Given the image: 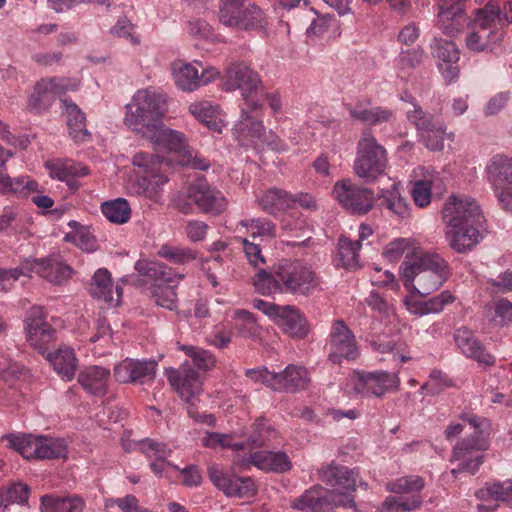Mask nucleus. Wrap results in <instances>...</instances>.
I'll return each mask as SVG.
<instances>
[{
  "mask_svg": "<svg viewBox=\"0 0 512 512\" xmlns=\"http://www.w3.org/2000/svg\"><path fill=\"white\" fill-rule=\"evenodd\" d=\"M387 166V153L378 143L372 131L367 128L358 141L357 156L354 163L356 175L366 183L375 181Z\"/></svg>",
  "mask_w": 512,
  "mask_h": 512,
  "instance_id": "9d476101",
  "label": "nucleus"
},
{
  "mask_svg": "<svg viewBox=\"0 0 512 512\" xmlns=\"http://www.w3.org/2000/svg\"><path fill=\"white\" fill-rule=\"evenodd\" d=\"M430 382L421 386V391L427 390L429 394H438L444 388L453 386L452 380L441 370L434 369L429 375Z\"/></svg>",
  "mask_w": 512,
  "mask_h": 512,
  "instance_id": "e2e57ef3",
  "label": "nucleus"
},
{
  "mask_svg": "<svg viewBox=\"0 0 512 512\" xmlns=\"http://www.w3.org/2000/svg\"><path fill=\"white\" fill-rule=\"evenodd\" d=\"M466 0H441L439 4V29L447 35L459 32L467 22L464 13Z\"/></svg>",
  "mask_w": 512,
  "mask_h": 512,
  "instance_id": "7c9ffc66",
  "label": "nucleus"
},
{
  "mask_svg": "<svg viewBox=\"0 0 512 512\" xmlns=\"http://www.w3.org/2000/svg\"><path fill=\"white\" fill-rule=\"evenodd\" d=\"M243 246V252L249 265L257 269H263L261 266L266 264L265 256L263 255L260 244L248 240L247 238H241Z\"/></svg>",
  "mask_w": 512,
  "mask_h": 512,
  "instance_id": "680f3d73",
  "label": "nucleus"
},
{
  "mask_svg": "<svg viewBox=\"0 0 512 512\" xmlns=\"http://www.w3.org/2000/svg\"><path fill=\"white\" fill-rule=\"evenodd\" d=\"M49 176L53 179L66 182L70 189L76 190L78 183L75 177L86 176L89 170L86 166L74 162L73 160H56L45 163Z\"/></svg>",
  "mask_w": 512,
  "mask_h": 512,
  "instance_id": "c9c22d12",
  "label": "nucleus"
},
{
  "mask_svg": "<svg viewBox=\"0 0 512 512\" xmlns=\"http://www.w3.org/2000/svg\"><path fill=\"white\" fill-rule=\"evenodd\" d=\"M9 448L17 451L27 460H57L68 455L64 439L31 433H9L2 436Z\"/></svg>",
  "mask_w": 512,
  "mask_h": 512,
  "instance_id": "6e6552de",
  "label": "nucleus"
},
{
  "mask_svg": "<svg viewBox=\"0 0 512 512\" xmlns=\"http://www.w3.org/2000/svg\"><path fill=\"white\" fill-rule=\"evenodd\" d=\"M135 270L155 281V284H170L175 281L178 283L184 277L183 274L175 273L171 267L162 262L137 261Z\"/></svg>",
  "mask_w": 512,
  "mask_h": 512,
  "instance_id": "58836bf2",
  "label": "nucleus"
},
{
  "mask_svg": "<svg viewBox=\"0 0 512 512\" xmlns=\"http://www.w3.org/2000/svg\"><path fill=\"white\" fill-rule=\"evenodd\" d=\"M240 225L251 232V237H276V225L266 218H251L240 221Z\"/></svg>",
  "mask_w": 512,
  "mask_h": 512,
  "instance_id": "6e6d98bb",
  "label": "nucleus"
},
{
  "mask_svg": "<svg viewBox=\"0 0 512 512\" xmlns=\"http://www.w3.org/2000/svg\"><path fill=\"white\" fill-rule=\"evenodd\" d=\"M132 164L139 168L145 175L137 176L129 184V192L137 196H145L156 199L161 187L169 180V163L155 154L137 152L132 158Z\"/></svg>",
  "mask_w": 512,
  "mask_h": 512,
  "instance_id": "0eeeda50",
  "label": "nucleus"
},
{
  "mask_svg": "<svg viewBox=\"0 0 512 512\" xmlns=\"http://www.w3.org/2000/svg\"><path fill=\"white\" fill-rule=\"evenodd\" d=\"M371 100L366 98L355 105L347 104L346 109L353 120L366 126H377L395 119V111L386 106H370Z\"/></svg>",
  "mask_w": 512,
  "mask_h": 512,
  "instance_id": "cd10ccee",
  "label": "nucleus"
},
{
  "mask_svg": "<svg viewBox=\"0 0 512 512\" xmlns=\"http://www.w3.org/2000/svg\"><path fill=\"white\" fill-rule=\"evenodd\" d=\"M277 437L274 427L264 418H259L253 424L248 442L252 447H262L272 442Z\"/></svg>",
  "mask_w": 512,
  "mask_h": 512,
  "instance_id": "09e8293b",
  "label": "nucleus"
},
{
  "mask_svg": "<svg viewBox=\"0 0 512 512\" xmlns=\"http://www.w3.org/2000/svg\"><path fill=\"white\" fill-rule=\"evenodd\" d=\"M360 247V241H351L345 237L339 239L338 255L344 267L350 268L357 265Z\"/></svg>",
  "mask_w": 512,
  "mask_h": 512,
  "instance_id": "4d7b16f0",
  "label": "nucleus"
},
{
  "mask_svg": "<svg viewBox=\"0 0 512 512\" xmlns=\"http://www.w3.org/2000/svg\"><path fill=\"white\" fill-rule=\"evenodd\" d=\"M60 102L67 118L68 131L71 138L77 143L89 140L91 134L87 129L85 113L68 98H62Z\"/></svg>",
  "mask_w": 512,
  "mask_h": 512,
  "instance_id": "e433bc0d",
  "label": "nucleus"
},
{
  "mask_svg": "<svg viewBox=\"0 0 512 512\" xmlns=\"http://www.w3.org/2000/svg\"><path fill=\"white\" fill-rule=\"evenodd\" d=\"M70 225L78 226V228L74 232L66 234V241L74 243L77 247L86 252L96 250V239L88 229L79 226L75 221H72Z\"/></svg>",
  "mask_w": 512,
  "mask_h": 512,
  "instance_id": "13d9d810",
  "label": "nucleus"
},
{
  "mask_svg": "<svg viewBox=\"0 0 512 512\" xmlns=\"http://www.w3.org/2000/svg\"><path fill=\"white\" fill-rule=\"evenodd\" d=\"M166 101L164 97L148 89L138 90L126 105L124 123L126 126L147 136L162 124Z\"/></svg>",
  "mask_w": 512,
  "mask_h": 512,
  "instance_id": "423d86ee",
  "label": "nucleus"
},
{
  "mask_svg": "<svg viewBox=\"0 0 512 512\" xmlns=\"http://www.w3.org/2000/svg\"><path fill=\"white\" fill-rule=\"evenodd\" d=\"M179 349L191 358L193 364L199 370L210 371L216 366L215 356L203 348L193 345H179Z\"/></svg>",
  "mask_w": 512,
  "mask_h": 512,
  "instance_id": "8fccbe9b",
  "label": "nucleus"
},
{
  "mask_svg": "<svg viewBox=\"0 0 512 512\" xmlns=\"http://www.w3.org/2000/svg\"><path fill=\"white\" fill-rule=\"evenodd\" d=\"M27 341L52 365L57 375L64 381H71L78 369V358L73 348L63 345L54 352L49 346L56 340V329L46 321V313L40 306L30 308L25 318Z\"/></svg>",
  "mask_w": 512,
  "mask_h": 512,
  "instance_id": "7ed1b4c3",
  "label": "nucleus"
},
{
  "mask_svg": "<svg viewBox=\"0 0 512 512\" xmlns=\"http://www.w3.org/2000/svg\"><path fill=\"white\" fill-rule=\"evenodd\" d=\"M111 372L102 366H89L81 370L77 381L81 387L91 396L103 397L107 393Z\"/></svg>",
  "mask_w": 512,
  "mask_h": 512,
  "instance_id": "72a5a7b5",
  "label": "nucleus"
},
{
  "mask_svg": "<svg viewBox=\"0 0 512 512\" xmlns=\"http://www.w3.org/2000/svg\"><path fill=\"white\" fill-rule=\"evenodd\" d=\"M158 363L154 359L125 358L114 366L113 372L121 384H147L156 377Z\"/></svg>",
  "mask_w": 512,
  "mask_h": 512,
  "instance_id": "a211bd4d",
  "label": "nucleus"
},
{
  "mask_svg": "<svg viewBox=\"0 0 512 512\" xmlns=\"http://www.w3.org/2000/svg\"><path fill=\"white\" fill-rule=\"evenodd\" d=\"M270 451H256L244 455L242 457L238 456L235 463L242 468H248L250 466H255L260 470L267 471L268 469V458Z\"/></svg>",
  "mask_w": 512,
  "mask_h": 512,
  "instance_id": "0e129e2a",
  "label": "nucleus"
},
{
  "mask_svg": "<svg viewBox=\"0 0 512 512\" xmlns=\"http://www.w3.org/2000/svg\"><path fill=\"white\" fill-rule=\"evenodd\" d=\"M512 23V0L507 1L503 8L488 3L479 9L473 20L471 31L465 43L474 52L491 51L493 46L503 37V29Z\"/></svg>",
  "mask_w": 512,
  "mask_h": 512,
  "instance_id": "20e7f679",
  "label": "nucleus"
},
{
  "mask_svg": "<svg viewBox=\"0 0 512 512\" xmlns=\"http://www.w3.org/2000/svg\"><path fill=\"white\" fill-rule=\"evenodd\" d=\"M319 479L331 487L339 498H353L349 493L356 490L358 473L347 466L331 462L318 470Z\"/></svg>",
  "mask_w": 512,
  "mask_h": 512,
  "instance_id": "aec40b11",
  "label": "nucleus"
},
{
  "mask_svg": "<svg viewBox=\"0 0 512 512\" xmlns=\"http://www.w3.org/2000/svg\"><path fill=\"white\" fill-rule=\"evenodd\" d=\"M257 293L263 296L292 294L308 297L319 286L316 273L301 261L282 260L271 271L260 269L252 277Z\"/></svg>",
  "mask_w": 512,
  "mask_h": 512,
  "instance_id": "f03ea898",
  "label": "nucleus"
},
{
  "mask_svg": "<svg viewBox=\"0 0 512 512\" xmlns=\"http://www.w3.org/2000/svg\"><path fill=\"white\" fill-rule=\"evenodd\" d=\"M84 506V500L77 495L67 497L44 495L41 497L42 512H82Z\"/></svg>",
  "mask_w": 512,
  "mask_h": 512,
  "instance_id": "a19ab883",
  "label": "nucleus"
},
{
  "mask_svg": "<svg viewBox=\"0 0 512 512\" xmlns=\"http://www.w3.org/2000/svg\"><path fill=\"white\" fill-rule=\"evenodd\" d=\"M424 58V51L421 47H412L402 50L397 58V66L401 70L415 69L418 67Z\"/></svg>",
  "mask_w": 512,
  "mask_h": 512,
  "instance_id": "052dcab7",
  "label": "nucleus"
},
{
  "mask_svg": "<svg viewBox=\"0 0 512 512\" xmlns=\"http://www.w3.org/2000/svg\"><path fill=\"white\" fill-rule=\"evenodd\" d=\"M460 419L473 428L470 437L457 442L452 450L451 462H458L457 468L451 470L453 477L467 472L474 475L484 462V452L489 448L488 433L485 428L489 426L486 418L470 413H462Z\"/></svg>",
  "mask_w": 512,
  "mask_h": 512,
  "instance_id": "39448f33",
  "label": "nucleus"
},
{
  "mask_svg": "<svg viewBox=\"0 0 512 512\" xmlns=\"http://www.w3.org/2000/svg\"><path fill=\"white\" fill-rule=\"evenodd\" d=\"M157 151L184 153L187 149L185 135L182 132L167 128L160 124L146 136Z\"/></svg>",
  "mask_w": 512,
  "mask_h": 512,
  "instance_id": "f704fd0d",
  "label": "nucleus"
},
{
  "mask_svg": "<svg viewBox=\"0 0 512 512\" xmlns=\"http://www.w3.org/2000/svg\"><path fill=\"white\" fill-rule=\"evenodd\" d=\"M486 174L501 207L512 213V158L493 156L486 166Z\"/></svg>",
  "mask_w": 512,
  "mask_h": 512,
  "instance_id": "dca6fc26",
  "label": "nucleus"
},
{
  "mask_svg": "<svg viewBox=\"0 0 512 512\" xmlns=\"http://www.w3.org/2000/svg\"><path fill=\"white\" fill-rule=\"evenodd\" d=\"M11 156L12 153L0 145V170L5 167L6 162ZM39 191L37 181L30 176L10 177L8 174L0 171V194L27 198L32 193Z\"/></svg>",
  "mask_w": 512,
  "mask_h": 512,
  "instance_id": "a878e982",
  "label": "nucleus"
},
{
  "mask_svg": "<svg viewBox=\"0 0 512 512\" xmlns=\"http://www.w3.org/2000/svg\"><path fill=\"white\" fill-rule=\"evenodd\" d=\"M399 387L398 373L378 370L362 374L356 390L365 396L382 397L387 392L398 391Z\"/></svg>",
  "mask_w": 512,
  "mask_h": 512,
  "instance_id": "bb28decb",
  "label": "nucleus"
},
{
  "mask_svg": "<svg viewBox=\"0 0 512 512\" xmlns=\"http://www.w3.org/2000/svg\"><path fill=\"white\" fill-rule=\"evenodd\" d=\"M90 294L93 298L107 303L113 301V283L111 274L106 268L98 269L90 284Z\"/></svg>",
  "mask_w": 512,
  "mask_h": 512,
  "instance_id": "c03bdc74",
  "label": "nucleus"
},
{
  "mask_svg": "<svg viewBox=\"0 0 512 512\" xmlns=\"http://www.w3.org/2000/svg\"><path fill=\"white\" fill-rule=\"evenodd\" d=\"M158 255L174 264L184 265L194 261L198 253L191 248L162 245Z\"/></svg>",
  "mask_w": 512,
  "mask_h": 512,
  "instance_id": "864d4df0",
  "label": "nucleus"
},
{
  "mask_svg": "<svg viewBox=\"0 0 512 512\" xmlns=\"http://www.w3.org/2000/svg\"><path fill=\"white\" fill-rule=\"evenodd\" d=\"M381 206L390 210L401 219L409 216L410 210L405 199L401 197L395 185L391 189L383 191L381 195Z\"/></svg>",
  "mask_w": 512,
  "mask_h": 512,
  "instance_id": "de8ad7c7",
  "label": "nucleus"
},
{
  "mask_svg": "<svg viewBox=\"0 0 512 512\" xmlns=\"http://www.w3.org/2000/svg\"><path fill=\"white\" fill-rule=\"evenodd\" d=\"M219 21L229 28L244 31H265L267 16L256 4L248 0H221Z\"/></svg>",
  "mask_w": 512,
  "mask_h": 512,
  "instance_id": "1a4fd4ad",
  "label": "nucleus"
},
{
  "mask_svg": "<svg viewBox=\"0 0 512 512\" xmlns=\"http://www.w3.org/2000/svg\"><path fill=\"white\" fill-rule=\"evenodd\" d=\"M442 216L446 240L455 252L467 253L483 239L486 220L474 199L451 195L444 204Z\"/></svg>",
  "mask_w": 512,
  "mask_h": 512,
  "instance_id": "f257e3e1",
  "label": "nucleus"
},
{
  "mask_svg": "<svg viewBox=\"0 0 512 512\" xmlns=\"http://www.w3.org/2000/svg\"><path fill=\"white\" fill-rule=\"evenodd\" d=\"M401 266H416L419 270L426 272H436L443 276L451 275L449 263L438 253L423 252L418 249L412 257H407Z\"/></svg>",
  "mask_w": 512,
  "mask_h": 512,
  "instance_id": "4c0bfd02",
  "label": "nucleus"
},
{
  "mask_svg": "<svg viewBox=\"0 0 512 512\" xmlns=\"http://www.w3.org/2000/svg\"><path fill=\"white\" fill-rule=\"evenodd\" d=\"M431 54L438 59V69L446 83L450 84L459 76L460 51L457 45L450 40L435 37L431 43Z\"/></svg>",
  "mask_w": 512,
  "mask_h": 512,
  "instance_id": "b1692460",
  "label": "nucleus"
},
{
  "mask_svg": "<svg viewBox=\"0 0 512 512\" xmlns=\"http://www.w3.org/2000/svg\"><path fill=\"white\" fill-rule=\"evenodd\" d=\"M166 377L180 397L188 404L194 405L197 396L202 390V382L198 371L184 364L179 369H168Z\"/></svg>",
  "mask_w": 512,
  "mask_h": 512,
  "instance_id": "4be33fe9",
  "label": "nucleus"
},
{
  "mask_svg": "<svg viewBox=\"0 0 512 512\" xmlns=\"http://www.w3.org/2000/svg\"><path fill=\"white\" fill-rule=\"evenodd\" d=\"M454 341L461 353L484 367H492L496 363L494 355L489 353L485 345L467 327H460L454 332Z\"/></svg>",
  "mask_w": 512,
  "mask_h": 512,
  "instance_id": "393cba45",
  "label": "nucleus"
},
{
  "mask_svg": "<svg viewBox=\"0 0 512 512\" xmlns=\"http://www.w3.org/2000/svg\"><path fill=\"white\" fill-rule=\"evenodd\" d=\"M400 275L404 286L421 296L438 290L449 278L436 272L419 270L416 266H400Z\"/></svg>",
  "mask_w": 512,
  "mask_h": 512,
  "instance_id": "5701e85b",
  "label": "nucleus"
},
{
  "mask_svg": "<svg viewBox=\"0 0 512 512\" xmlns=\"http://www.w3.org/2000/svg\"><path fill=\"white\" fill-rule=\"evenodd\" d=\"M416 244L413 238H396L386 244L382 255L391 262L399 260L405 253L406 257H412L419 249L416 247ZM406 259L407 258H405V260Z\"/></svg>",
  "mask_w": 512,
  "mask_h": 512,
  "instance_id": "a18cd8bd",
  "label": "nucleus"
},
{
  "mask_svg": "<svg viewBox=\"0 0 512 512\" xmlns=\"http://www.w3.org/2000/svg\"><path fill=\"white\" fill-rule=\"evenodd\" d=\"M274 323L289 337L303 339L309 333L306 317L293 305H282Z\"/></svg>",
  "mask_w": 512,
  "mask_h": 512,
  "instance_id": "2f4dec72",
  "label": "nucleus"
},
{
  "mask_svg": "<svg viewBox=\"0 0 512 512\" xmlns=\"http://www.w3.org/2000/svg\"><path fill=\"white\" fill-rule=\"evenodd\" d=\"M8 506L28 503L30 488L27 484L18 482L6 486Z\"/></svg>",
  "mask_w": 512,
  "mask_h": 512,
  "instance_id": "774afa93",
  "label": "nucleus"
},
{
  "mask_svg": "<svg viewBox=\"0 0 512 512\" xmlns=\"http://www.w3.org/2000/svg\"><path fill=\"white\" fill-rule=\"evenodd\" d=\"M406 117L408 121L415 126L420 135H425L428 131H433L436 124L433 116L425 112L420 105L413 103V108L407 110Z\"/></svg>",
  "mask_w": 512,
  "mask_h": 512,
  "instance_id": "5fc2aeb1",
  "label": "nucleus"
},
{
  "mask_svg": "<svg viewBox=\"0 0 512 512\" xmlns=\"http://www.w3.org/2000/svg\"><path fill=\"white\" fill-rule=\"evenodd\" d=\"M263 111L261 101H249L241 105V114L232 133L242 147H255L265 135Z\"/></svg>",
  "mask_w": 512,
  "mask_h": 512,
  "instance_id": "ddd939ff",
  "label": "nucleus"
},
{
  "mask_svg": "<svg viewBox=\"0 0 512 512\" xmlns=\"http://www.w3.org/2000/svg\"><path fill=\"white\" fill-rule=\"evenodd\" d=\"M69 89L68 83L63 78L52 77L42 79L34 86L33 93L29 97L30 109L37 112L47 110L54 100V95L65 93Z\"/></svg>",
  "mask_w": 512,
  "mask_h": 512,
  "instance_id": "c85d7f7f",
  "label": "nucleus"
},
{
  "mask_svg": "<svg viewBox=\"0 0 512 512\" xmlns=\"http://www.w3.org/2000/svg\"><path fill=\"white\" fill-rule=\"evenodd\" d=\"M189 111L210 130L218 133L222 132L223 123L218 119V106H213L207 101L196 102L189 106Z\"/></svg>",
  "mask_w": 512,
  "mask_h": 512,
  "instance_id": "79ce46f5",
  "label": "nucleus"
},
{
  "mask_svg": "<svg viewBox=\"0 0 512 512\" xmlns=\"http://www.w3.org/2000/svg\"><path fill=\"white\" fill-rule=\"evenodd\" d=\"M324 348L327 361L333 365H340L344 360H356L360 355L356 337L342 319L333 320Z\"/></svg>",
  "mask_w": 512,
  "mask_h": 512,
  "instance_id": "9b49d317",
  "label": "nucleus"
},
{
  "mask_svg": "<svg viewBox=\"0 0 512 512\" xmlns=\"http://www.w3.org/2000/svg\"><path fill=\"white\" fill-rule=\"evenodd\" d=\"M171 69L176 86L186 92L195 91L199 87L209 84L219 75V71L215 68L204 69L199 73L193 64L182 60L173 62Z\"/></svg>",
  "mask_w": 512,
  "mask_h": 512,
  "instance_id": "412c9836",
  "label": "nucleus"
},
{
  "mask_svg": "<svg viewBox=\"0 0 512 512\" xmlns=\"http://www.w3.org/2000/svg\"><path fill=\"white\" fill-rule=\"evenodd\" d=\"M189 199L200 212L213 216L222 214L228 205L223 193L210 186L204 178H198L189 184Z\"/></svg>",
  "mask_w": 512,
  "mask_h": 512,
  "instance_id": "6ab92c4d",
  "label": "nucleus"
},
{
  "mask_svg": "<svg viewBox=\"0 0 512 512\" xmlns=\"http://www.w3.org/2000/svg\"><path fill=\"white\" fill-rule=\"evenodd\" d=\"M101 211L110 222L115 224H124L131 217L130 205L124 198H117L102 203Z\"/></svg>",
  "mask_w": 512,
  "mask_h": 512,
  "instance_id": "49530a36",
  "label": "nucleus"
},
{
  "mask_svg": "<svg viewBox=\"0 0 512 512\" xmlns=\"http://www.w3.org/2000/svg\"><path fill=\"white\" fill-rule=\"evenodd\" d=\"M432 182L430 179L418 180L413 184L411 191L415 204L419 207H426L431 202Z\"/></svg>",
  "mask_w": 512,
  "mask_h": 512,
  "instance_id": "69168bd1",
  "label": "nucleus"
},
{
  "mask_svg": "<svg viewBox=\"0 0 512 512\" xmlns=\"http://www.w3.org/2000/svg\"><path fill=\"white\" fill-rule=\"evenodd\" d=\"M139 450L147 457L155 456L158 459H167L172 450L164 442H158L151 438H144L138 442Z\"/></svg>",
  "mask_w": 512,
  "mask_h": 512,
  "instance_id": "bf43d9fd",
  "label": "nucleus"
},
{
  "mask_svg": "<svg viewBox=\"0 0 512 512\" xmlns=\"http://www.w3.org/2000/svg\"><path fill=\"white\" fill-rule=\"evenodd\" d=\"M310 382V374L306 368L289 364L283 371L275 373L273 390L295 393L307 389Z\"/></svg>",
  "mask_w": 512,
  "mask_h": 512,
  "instance_id": "473e14b6",
  "label": "nucleus"
},
{
  "mask_svg": "<svg viewBox=\"0 0 512 512\" xmlns=\"http://www.w3.org/2000/svg\"><path fill=\"white\" fill-rule=\"evenodd\" d=\"M333 198L352 215H365L374 206L373 190L355 184L351 179L337 181L332 190Z\"/></svg>",
  "mask_w": 512,
  "mask_h": 512,
  "instance_id": "2eb2a0df",
  "label": "nucleus"
},
{
  "mask_svg": "<svg viewBox=\"0 0 512 512\" xmlns=\"http://www.w3.org/2000/svg\"><path fill=\"white\" fill-rule=\"evenodd\" d=\"M34 259V273L53 285H62L72 275V268L59 254Z\"/></svg>",
  "mask_w": 512,
  "mask_h": 512,
  "instance_id": "c756f323",
  "label": "nucleus"
},
{
  "mask_svg": "<svg viewBox=\"0 0 512 512\" xmlns=\"http://www.w3.org/2000/svg\"><path fill=\"white\" fill-rule=\"evenodd\" d=\"M176 287L177 284H154L152 288V298L158 306L175 310L178 307Z\"/></svg>",
  "mask_w": 512,
  "mask_h": 512,
  "instance_id": "603ef678",
  "label": "nucleus"
},
{
  "mask_svg": "<svg viewBox=\"0 0 512 512\" xmlns=\"http://www.w3.org/2000/svg\"><path fill=\"white\" fill-rule=\"evenodd\" d=\"M475 496L481 501L494 499L505 502L512 507V480L493 482L476 491Z\"/></svg>",
  "mask_w": 512,
  "mask_h": 512,
  "instance_id": "37998d69",
  "label": "nucleus"
},
{
  "mask_svg": "<svg viewBox=\"0 0 512 512\" xmlns=\"http://www.w3.org/2000/svg\"><path fill=\"white\" fill-rule=\"evenodd\" d=\"M291 508L302 512H332L337 507L355 508L354 498H339L335 492L315 484L291 502Z\"/></svg>",
  "mask_w": 512,
  "mask_h": 512,
  "instance_id": "4468645a",
  "label": "nucleus"
},
{
  "mask_svg": "<svg viewBox=\"0 0 512 512\" xmlns=\"http://www.w3.org/2000/svg\"><path fill=\"white\" fill-rule=\"evenodd\" d=\"M207 474L212 484L227 497H253L257 487L251 477L238 476L218 464H211Z\"/></svg>",
  "mask_w": 512,
  "mask_h": 512,
  "instance_id": "f3484780",
  "label": "nucleus"
},
{
  "mask_svg": "<svg viewBox=\"0 0 512 512\" xmlns=\"http://www.w3.org/2000/svg\"><path fill=\"white\" fill-rule=\"evenodd\" d=\"M262 80L257 71L243 61L230 63L224 72L223 89L227 92L240 90L243 104L249 101H261L259 91Z\"/></svg>",
  "mask_w": 512,
  "mask_h": 512,
  "instance_id": "f8f14e48",
  "label": "nucleus"
},
{
  "mask_svg": "<svg viewBox=\"0 0 512 512\" xmlns=\"http://www.w3.org/2000/svg\"><path fill=\"white\" fill-rule=\"evenodd\" d=\"M387 490L395 494L420 492L425 487V481L421 476L410 475L397 478L387 483Z\"/></svg>",
  "mask_w": 512,
  "mask_h": 512,
  "instance_id": "3c124183",
  "label": "nucleus"
},
{
  "mask_svg": "<svg viewBox=\"0 0 512 512\" xmlns=\"http://www.w3.org/2000/svg\"><path fill=\"white\" fill-rule=\"evenodd\" d=\"M258 203L264 212L274 215L279 211L292 208V194L273 187L258 198Z\"/></svg>",
  "mask_w": 512,
  "mask_h": 512,
  "instance_id": "ea45409f",
  "label": "nucleus"
},
{
  "mask_svg": "<svg viewBox=\"0 0 512 512\" xmlns=\"http://www.w3.org/2000/svg\"><path fill=\"white\" fill-rule=\"evenodd\" d=\"M421 505L422 498L419 495H413L409 500H397L394 497H387L383 502V506H385L388 511L393 510L395 507L396 511L410 512L419 509Z\"/></svg>",
  "mask_w": 512,
  "mask_h": 512,
  "instance_id": "338daca9",
  "label": "nucleus"
}]
</instances>
